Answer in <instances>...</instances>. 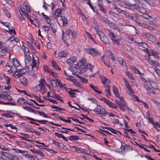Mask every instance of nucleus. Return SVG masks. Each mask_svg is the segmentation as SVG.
Returning a JSON list of instances; mask_svg holds the SVG:
<instances>
[{"label":"nucleus","instance_id":"1","mask_svg":"<svg viewBox=\"0 0 160 160\" xmlns=\"http://www.w3.org/2000/svg\"><path fill=\"white\" fill-rule=\"evenodd\" d=\"M25 62L27 68L29 70L37 72L38 69L39 61L38 57L36 55L33 56L32 59V64L30 62L31 57L29 56H24Z\"/></svg>","mask_w":160,"mask_h":160},{"label":"nucleus","instance_id":"2","mask_svg":"<svg viewBox=\"0 0 160 160\" xmlns=\"http://www.w3.org/2000/svg\"><path fill=\"white\" fill-rule=\"evenodd\" d=\"M119 4L122 7L133 10H137L138 12L144 13L146 12V8L137 4H131L127 3L124 1H121Z\"/></svg>","mask_w":160,"mask_h":160},{"label":"nucleus","instance_id":"3","mask_svg":"<svg viewBox=\"0 0 160 160\" xmlns=\"http://www.w3.org/2000/svg\"><path fill=\"white\" fill-rule=\"evenodd\" d=\"M109 33L108 35L112 41V42L114 44H117L118 45L120 44V41L122 39V36L116 34L113 32L111 30H108Z\"/></svg>","mask_w":160,"mask_h":160},{"label":"nucleus","instance_id":"4","mask_svg":"<svg viewBox=\"0 0 160 160\" xmlns=\"http://www.w3.org/2000/svg\"><path fill=\"white\" fill-rule=\"evenodd\" d=\"M93 111L97 114H100L104 117H106L107 115L105 109L100 105H97L96 108L93 110Z\"/></svg>","mask_w":160,"mask_h":160},{"label":"nucleus","instance_id":"5","mask_svg":"<svg viewBox=\"0 0 160 160\" xmlns=\"http://www.w3.org/2000/svg\"><path fill=\"white\" fill-rule=\"evenodd\" d=\"M85 52L88 54L95 56L99 55L100 52L97 49L92 48L91 47H88V48H85L84 49Z\"/></svg>","mask_w":160,"mask_h":160},{"label":"nucleus","instance_id":"6","mask_svg":"<svg viewBox=\"0 0 160 160\" xmlns=\"http://www.w3.org/2000/svg\"><path fill=\"white\" fill-rule=\"evenodd\" d=\"M13 62L15 65H13L12 66L11 69L8 70L9 72H17L18 70L16 68V66H18L19 65V63L17 59L16 58L13 59Z\"/></svg>","mask_w":160,"mask_h":160},{"label":"nucleus","instance_id":"7","mask_svg":"<svg viewBox=\"0 0 160 160\" xmlns=\"http://www.w3.org/2000/svg\"><path fill=\"white\" fill-rule=\"evenodd\" d=\"M3 153V155L5 156L6 157L8 158L9 159L12 160H18V158L17 156L13 155L12 154H9V153L2 152Z\"/></svg>","mask_w":160,"mask_h":160},{"label":"nucleus","instance_id":"8","mask_svg":"<svg viewBox=\"0 0 160 160\" xmlns=\"http://www.w3.org/2000/svg\"><path fill=\"white\" fill-rule=\"evenodd\" d=\"M119 100L121 101V104L119 105L118 107L122 111H124L125 109L124 107H127L126 102L124 100L123 98H120Z\"/></svg>","mask_w":160,"mask_h":160},{"label":"nucleus","instance_id":"9","mask_svg":"<svg viewBox=\"0 0 160 160\" xmlns=\"http://www.w3.org/2000/svg\"><path fill=\"white\" fill-rule=\"evenodd\" d=\"M1 98L4 99L8 100L9 101L12 100L11 97L8 94L7 92L3 91L1 92Z\"/></svg>","mask_w":160,"mask_h":160},{"label":"nucleus","instance_id":"10","mask_svg":"<svg viewBox=\"0 0 160 160\" xmlns=\"http://www.w3.org/2000/svg\"><path fill=\"white\" fill-rule=\"evenodd\" d=\"M77 61V58L76 57L72 56L67 60V62L69 66H72Z\"/></svg>","mask_w":160,"mask_h":160},{"label":"nucleus","instance_id":"11","mask_svg":"<svg viewBox=\"0 0 160 160\" xmlns=\"http://www.w3.org/2000/svg\"><path fill=\"white\" fill-rule=\"evenodd\" d=\"M143 36L150 41L154 42L156 40L155 38L149 33H144Z\"/></svg>","mask_w":160,"mask_h":160},{"label":"nucleus","instance_id":"12","mask_svg":"<svg viewBox=\"0 0 160 160\" xmlns=\"http://www.w3.org/2000/svg\"><path fill=\"white\" fill-rule=\"evenodd\" d=\"M56 81L57 83L58 84V86L60 88H63L66 91H68V90H71L70 88H68L67 87V85L65 84H62L59 80L57 79Z\"/></svg>","mask_w":160,"mask_h":160},{"label":"nucleus","instance_id":"13","mask_svg":"<svg viewBox=\"0 0 160 160\" xmlns=\"http://www.w3.org/2000/svg\"><path fill=\"white\" fill-rule=\"evenodd\" d=\"M148 51V53L149 56L152 55L157 58L159 57V54L156 50L150 49Z\"/></svg>","mask_w":160,"mask_h":160},{"label":"nucleus","instance_id":"14","mask_svg":"<svg viewBox=\"0 0 160 160\" xmlns=\"http://www.w3.org/2000/svg\"><path fill=\"white\" fill-rule=\"evenodd\" d=\"M117 59L118 62L122 65L123 68L125 69H127V67L126 65V62H124V60L121 57L118 58Z\"/></svg>","mask_w":160,"mask_h":160},{"label":"nucleus","instance_id":"15","mask_svg":"<svg viewBox=\"0 0 160 160\" xmlns=\"http://www.w3.org/2000/svg\"><path fill=\"white\" fill-rule=\"evenodd\" d=\"M112 91L117 98H122L120 96V94L118 91V88L115 86L113 85L112 87Z\"/></svg>","mask_w":160,"mask_h":160},{"label":"nucleus","instance_id":"16","mask_svg":"<svg viewBox=\"0 0 160 160\" xmlns=\"http://www.w3.org/2000/svg\"><path fill=\"white\" fill-rule=\"evenodd\" d=\"M108 26L111 28H113L115 29L116 30L119 32H120V29L114 23L110 22L108 23Z\"/></svg>","mask_w":160,"mask_h":160},{"label":"nucleus","instance_id":"17","mask_svg":"<svg viewBox=\"0 0 160 160\" xmlns=\"http://www.w3.org/2000/svg\"><path fill=\"white\" fill-rule=\"evenodd\" d=\"M101 81L103 84H105L108 88H109L110 82V81L109 79L105 77H104L102 79Z\"/></svg>","mask_w":160,"mask_h":160},{"label":"nucleus","instance_id":"18","mask_svg":"<svg viewBox=\"0 0 160 160\" xmlns=\"http://www.w3.org/2000/svg\"><path fill=\"white\" fill-rule=\"evenodd\" d=\"M21 83L24 85L27 86L28 85V81L27 79L24 77H22L19 79Z\"/></svg>","mask_w":160,"mask_h":160},{"label":"nucleus","instance_id":"19","mask_svg":"<svg viewBox=\"0 0 160 160\" xmlns=\"http://www.w3.org/2000/svg\"><path fill=\"white\" fill-rule=\"evenodd\" d=\"M46 84L47 82L43 78H41L39 81L38 86L40 88H43L45 87V85Z\"/></svg>","mask_w":160,"mask_h":160},{"label":"nucleus","instance_id":"20","mask_svg":"<svg viewBox=\"0 0 160 160\" xmlns=\"http://www.w3.org/2000/svg\"><path fill=\"white\" fill-rule=\"evenodd\" d=\"M68 54L64 51H61L58 53L57 58L61 59L62 58L65 57Z\"/></svg>","mask_w":160,"mask_h":160},{"label":"nucleus","instance_id":"21","mask_svg":"<svg viewBox=\"0 0 160 160\" xmlns=\"http://www.w3.org/2000/svg\"><path fill=\"white\" fill-rule=\"evenodd\" d=\"M87 62V60L85 58L82 59L78 63L77 65L79 68L81 67L82 66L84 65Z\"/></svg>","mask_w":160,"mask_h":160},{"label":"nucleus","instance_id":"22","mask_svg":"<svg viewBox=\"0 0 160 160\" xmlns=\"http://www.w3.org/2000/svg\"><path fill=\"white\" fill-rule=\"evenodd\" d=\"M101 41L104 43L108 44L109 42V39L107 38L104 34V35L101 37L100 38Z\"/></svg>","mask_w":160,"mask_h":160},{"label":"nucleus","instance_id":"23","mask_svg":"<svg viewBox=\"0 0 160 160\" xmlns=\"http://www.w3.org/2000/svg\"><path fill=\"white\" fill-rule=\"evenodd\" d=\"M148 62L151 65L154 67L158 66V62H156L151 59L150 58H148Z\"/></svg>","mask_w":160,"mask_h":160},{"label":"nucleus","instance_id":"24","mask_svg":"<svg viewBox=\"0 0 160 160\" xmlns=\"http://www.w3.org/2000/svg\"><path fill=\"white\" fill-rule=\"evenodd\" d=\"M51 63L52 64V67L58 70H60L61 68H60L58 65H57L56 62L54 60H52Z\"/></svg>","mask_w":160,"mask_h":160},{"label":"nucleus","instance_id":"25","mask_svg":"<svg viewBox=\"0 0 160 160\" xmlns=\"http://www.w3.org/2000/svg\"><path fill=\"white\" fill-rule=\"evenodd\" d=\"M0 50L4 52H7L10 55V50L7 47L1 45L0 46Z\"/></svg>","mask_w":160,"mask_h":160},{"label":"nucleus","instance_id":"26","mask_svg":"<svg viewBox=\"0 0 160 160\" xmlns=\"http://www.w3.org/2000/svg\"><path fill=\"white\" fill-rule=\"evenodd\" d=\"M73 83V84L75 86L81 89H83L84 88L83 86L81 83L77 82L75 79Z\"/></svg>","mask_w":160,"mask_h":160},{"label":"nucleus","instance_id":"27","mask_svg":"<svg viewBox=\"0 0 160 160\" xmlns=\"http://www.w3.org/2000/svg\"><path fill=\"white\" fill-rule=\"evenodd\" d=\"M89 86L92 89H93L96 92L101 94H102V92L101 91L98 90L99 89L98 88V87H97L96 86L91 84L89 85Z\"/></svg>","mask_w":160,"mask_h":160},{"label":"nucleus","instance_id":"28","mask_svg":"<svg viewBox=\"0 0 160 160\" xmlns=\"http://www.w3.org/2000/svg\"><path fill=\"white\" fill-rule=\"evenodd\" d=\"M127 87L128 92H127V93H128V94L130 96H132V94L133 93V91L130 85H128L127 86H126Z\"/></svg>","mask_w":160,"mask_h":160},{"label":"nucleus","instance_id":"29","mask_svg":"<svg viewBox=\"0 0 160 160\" xmlns=\"http://www.w3.org/2000/svg\"><path fill=\"white\" fill-rule=\"evenodd\" d=\"M23 108V109L26 110L29 112H32L35 114L36 113L35 111L29 106H26L24 107Z\"/></svg>","mask_w":160,"mask_h":160},{"label":"nucleus","instance_id":"30","mask_svg":"<svg viewBox=\"0 0 160 160\" xmlns=\"http://www.w3.org/2000/svg\"><path fill=\"white\" fill-rule=\"evenodd\" d=\"M26 72L27 71L25 68H23L21 69H18L17 72L18 73V74H19V76H22L25 74Z\"/></svg>","mask_w":160,"mask_h":160},{"label":"nucleus","instance_id":"31","mask_svg":"<svg viewBox=\"0 0 160 160\" xmlns=\"http://www.w3.org/2000/svg\"><path fill=\"white\" fill-rule=\"evenodd\" d=\"M18 102L21 103L25 104L26 102H27V101L23 98L22 97H20L17 100Z\"/></svg>","mask_w":160,"mask_h":160},{"label":"nucleus","instance_id":"32","mask_svg":"<svg viewBox=\"0 0 160 160\" xmlns=\"http://www.w3.org/2000/svg\"><path fill=\"white\" fill-rule=\"evenodd\" d=\"M132 69L135 73H138L141 76H142L143 74L140 72L138 69L136 67L133 66L132 67Z\"/></svg>","mask_w":160,"mask_h":160},{"label":"nucleus","instance_id":"33","mask_svg":"<svg viewBox=\"0 0 160 160\" xmlns=\"http://www.w3.org/2000/svg\"><path fill=\"white\" fill-rule=\"evenodd\" d=\"M51 97L53 98H54L57 99L58 100L61 101V102H63V101L62 98L59 95L57 94H54L53 95L51 96Z\"/></svg>","mask_w":160,"mask_h":160},{"label":"nucleus","instance_id":"34","mask_svg":"<svg viewBox=\"0 0 160 160\" xmlns=\"http://www.w3.org/2000/svg\"><path fill=\"white\" fill-rule=\"evenodd\" d=\"M80 79V81L83 83H86L88 82V80L86 78L78 76Z\"/></svg>","mask_w":160,"mask_h":160},{"label":"nucleus","instance_id":"35","mask_svg":"<svg viewBox=\"0 0 160 160\" xmlns=\"http://www.w3.org/2000/svg\"><path fill=\"white\" fill-rule=\"evenodd\" d=\"M138 44L142 47L143 48L145 49H146L147 50H148V48H147L148 47L147 45V44L145 42H137Z\"/></svg>","mask_w":160,"mask_h":160},{"label":"nucleus","instance_id":"36","mask_svg":"<svg viewBox=\"0 0 160 160\" xmlns=\"http://www.w3.org/2000/svg\"><path fill=\"white\" fill-rule=\"evenodd\" d=\"M95 31L98 34V35L99 36L100 38L102 36H103L104 35V33L102 32L101 31L99 30L97 28H95Z\"/></svg>","mask_w":160,"mask_h":160},{"label":"nucleus","instance_id":"37","mask_svg":"<svg viewBox=\"0 0 160 160\" xmlns=\"http://www.w3.org/2000/svg\"><path fill=\"white\" fill-rule=\"evenodd\" d=\"M37 112L39 114L40 116H42V117L46 118H50V117L48 116L47 114L43 112L37 111Z\"/></svg>","mask_w":160,"mask_h":160},{"label":"nucleus","instance_id":"38","mask_svg":"<svg viewBox=\"0 0 160 160\" xmlns=\"http://www.w3.org/2000/svg\"><path fill=\"white\" fill-rule=\"evenodd\" d=\"M143 86L144 88L146 90L148 93H152L154 94V92H152V89L150 88L149 87L146 85H144Z\"/></svg>","mask_w":160,"mask_h":160},{"label":"nucleus","instance_id":"39","mask_svg":"<svg viewBox=\"0 0 160 160\" xmlns=\"http://www.w3.org/2000/svg\"><path fill=\"white\" fill-rule=\"evenodd\" d=\"M62 11L61 9H58L55 11V15L56 18H58L59 16L61 14Z\"/></svg>","mask_w":160,"mask_h":160},{"label":"nucleus","instance_id":"40","mask_svg":"<svg viewBox=\"0 0 160 160\" xmlns=\"http://www.w3.org/2000/svg\"><path fill=\"white\" fill-rule=\"evenodd\" d=\"M86 67L87 68L88 70L89 69L91 72H92L94 67L93 66L89 63H88L86 65Z\"/></svg>","mask_w":160,"mask_h":160},{"label":"nucleus","instance_id":"41","mask_svg":"<svg viewBox=\"0 0 160 160\" xmlns=\"http://www.w3.org/2000/svg\"><path fill=\"white\" fill-rule=\"evenodd\" d=\"M108 57L110 58H111L113 61L115 60V57L111 52L108 51Z\"/></svg>","mask_w":160,"mask_h":160},{"label":"nucleus","instance_id":"42","mask_svg":"<svg viewBox=\"0 0 160 160\" xmlns=\"http://www.w3.org/2000/svg\"><path fill=\"white\" fill-rule=\"evenodd\" d=\"M42 14L43 17L44 18L45 20L47 22L49 23L50 22L51 19L49 18L48 16L45 15L43 12L42 13Z\"/></svg>","mask_w":160,"mask_h":160},{"label":"nucleus","instance_id":"43","mask_svg":"<svg viewBox=\"0 0 160 160\" xmlns=\"http://www.w3.org/2000/svg\"><path fill=\"white\" fill-rule=\"evenodd\" d=\"M61 18L62 21L63 25H66L68 21L67 18L63 16H61Z\"/></svg>","mask_w":160,"mask_h":160},{"label":"nucleus","instance_id":"44","mask_svg":"<svg viewBox=\"0 0 160 160\" xmlns=\"http://www.w3.org/2000/svg\"><path fill=\"white\" fill-rule=\"evenodd\" d=\"M79 139V137L76 136L72 135L70 137V139L71 140H77Z\"/></svg>","mask_w":160,"mask_h":160},{"label":"nucleus","instance_id":"45","mask_svg":"<svg viewBox=\"0 0 160 160\" xmlns=\"http://www.w3.org/2000/svg\"><path fill=\"white\" fill-rule=\"evenodd\" d=\"M48 72L52 76L54 77H57L58 75V73L49 70Z\"/></svg>","mask_w":160,"mask_h":160},{"label":"nucleus","instance_id":"46","mask_svg":"<svg viewBox=\"0 0 160 160\" xmlns=\"http://www.w3.org/2000/svg\"><path fill=\"white\" fill-rule=\"evenodd\" d=\"M71 31L72 30L71 29H68V30H66L65 32H62L63 35L66 36H68L70 34Z\"/></svg>","mask_w":160,"mask_h":160},{"label":"nucleus","instance_id":"47","mask_svg":"<svg viewBox=\"0 0 160 160\" xmlns=\"http://www.w3.org/2000/svg\"><path fill=\"white\" fill-rule=\"evenodd\" d=\"M115 9L117 10L118 13H121L123 14H124L126 12V11L122 10L121 9L117 7H115Z\"/></svg>","mask_w":160,"mask_h":160},{"label":"nucleus","instance_id":"48","mask_svg":"<svg viewBox=\"0 0 160 160\" xmlns=\"http://www.w3.org/2000/svg\"><path fill=\"white\" fill-rule=\"evenodd\" d=\"M124 15L128 19L130 20H133V17L129 15L126 11Z\"/></svg>","mask_w":160,"mask_h":160},{"label":"nucleus","instance_id":"49","mask_svg":"<svg viewBox=\"0 0 160 160\" xmlns=\"http://www.w3.org/2000/svg\"><path fill=\"white\" fill-rule=\"evenodd\" d=\"M34 97L36 98L37 100L40 102H43L44 101L41 98V97L39 96H37L34 95Z\"/></svg>","mask_w":160,"mask_h":160},{"label":"nucleus","instance_id":"50","mask_svg":"<svg viewBox=\"0 0 160 160\" xmlns=\"http://www.w3.org/2000/svg\"><path fill=\"white\" fill-rule=\"evenodd\" d=\"M75 149L76 151L79 152H84V150L81 148L79 147H75Z\"/></svg>","mask_w":160,"mask_h":160},{"label":"nucleus","instance_id":"51","mask_svg":"<svg viewBox=\"0 0 160 160\" xmlns=\"http://www.w3.org/2000/svg\"><path fill=\"white\" fill-rule=\"evenodd\" d=\"M69 92V94L72 97H76L77 96V94L73 92V91L68 90V91Z\"/></svg>","mask_w":160,"mask_h":160},{"label":"nucleus","instance_id":"52","mask_svg":"<svg viewBox=\"0 0 160 160\" xmlns=\"http://www.w3.org/2000/svg\"><path fill=\"white\" fill-rule=\"evenodd\" d=\"M126 75L130 78L132 80H134V78L133 75L130 72H126Z\"/></svg>","mask_w":160,"mask_h":160},{"label":"nucleus","instance_id":"53","mask_svg":"<svg viewBox=\"0 0 160 160\" xmlns=\"http://www.w3.org/2000/svg\"><path fill=\"white\" fill-rule=\"evenodd\" d=\"M24 56L29 55V50L28 48H25L24 46Z\"/></svg>","mask_w":160,"mask_h":160},{"label":"nucleus","instance_id":"54","mask_svg":"<svg viewBox=\"0 0 160 160\" xmlns=\"http://www.w3.org/2000/svg\"><path fill=\"white\" fill-rule=\"evenodd\" d=\"M32 23H33L34 25L37 27H39V23L37 19H34Z\"/></svg>","mask_w":160,"mask_h":160},{"label":"nucleus","instance_id":"55","mask_svg":"<svg viewBox=\"0 0 160 160\" xmlns=\"http://www.w3.org/2000/svg\"><path fill=\"white\" fill-rule=\"evenodd\" d=\"M102 101H104V102L106 103L108 105H109L110 103H111V102L109 101V100L106 99L105 98H103L102 99Z\"/></svg>","mask_w":160,"mask_h":160},{"label":"nucleus","instance_id":"56","mask_svg":"<svg viewBox=\"0 0 160 160\" xmlns=\"http://www.w3.org/2000/svg\"><path fill=\"white\" fill-rule=\"evenodd\" d=\"M12 149L14 150L17 153H22L24 152L25 151L22 150L17 148H12Z\"/></svg>","mask_w":160,"mask_h":160},{"label":"nucleus","instance_id":"57","mask_svg":"<svg viewBox=\"0 0 160 160\" xmlns=\"http://www.w3.org/2000/svg\"><path fill=\"white\" fill-rule=\"evenodd\" d=\"M88 70L87 68L86 67V66L82 68L80 70V72L82 73H84Z\"/></svg>","mask_w":160,"mask_h":160},{"label":"nucleus","instance_id":"58","mask_svg":"<svg viewBox=\"0 0 160 160\" xmlns=\"http://www.w3.org/2000/svg\"><path fill=\"white\" fill-rule=\"evenodd\" d=\"M146 12L145 13H143V15H142V17L143 18L146 19H149V18H151V17L148 14H146Z\"/></svg>","mask_w":160,"mask_h":160},{"label":"nucleus","instance_id":"59","mask_svg":"<svg viewBox=\"0 0 160 160\" xmlns=\"http://www.w3.org/2000/svg\"><path fill=\"white\" fill-rule=\"evenodd\" d=\"M8 30H7V31L8 32V31H9V33L10 34H12L13 33L14 34V35L16 34V32L15 30L14 29H10L9 28H8Z\"/></svg>","mask_w":160,"mask_h":160},{"label":"nucleus","instance_id":"60","mask_svg":"<svg viewBox=\"0 0 160 160\" xmlns=\"http://www.w3.org/2000/svg\"><path fill=\"white\" fill-rule=\"evenodd\" d=\"M131 96L132 97V98L135 101H139V102H141V100H139V99L138 97L137 96L132 94V95Z\"/></svg>","mask_w":160,"mask_h":160},{"label":"nucleus","instance_id":"61","mask_svg":"<svg viewBox=\"0 0 160 160\" xmlns=\"http://www.w3.org/2000/svg\"><path fill=\"white\" fill-rule=\"evenodd\" d=\"M109 106L112 108H117L118 107L117 105H115L114 103H112V102H111Z\"/></svg>","mask_w":160,"mask_h":160},{"label":"nucleus","instance_id":"62","mask_svg":"<svg viewBox=\"0 0 160 160\" xmlns=\"http://www.w3.org/2000/svg\"><path fill=\"white\" fill-rule=\"evenodd\" d=\"M40 88L42 94H44L46 93L47 91V89L45 87H43V88Z\"/></svg>","mask_w":160,"mask_h":160},{"label":"nucleus","instance_id":"63","mask_svg":"<svg viewBox=\"0 0 160 160\" xmlns=\"http://www.w3.org/2000/svg\"><path fill=\"white\" fill-rule=\"evenodd\" d=\"M129 150L130 151H132L133 150V148L132 147L130 146H125L124 148V150Z\"/></svg>","mask_w":160,"mask_h":160},{"label":"nucleus","instance_id":"64","mask_svg":"<svg viewBox=\"0 0 160 160\" xmlns=\"http://www.w3.org/2000/svg\"><path fill=\"white\" fill-rule=\"evenodd\" d=\"M71 35L73 38H76L78 36L77 32L75 31H73Z\"/></svg>","mask_w":160,"mask_h":160}]
</instances>
